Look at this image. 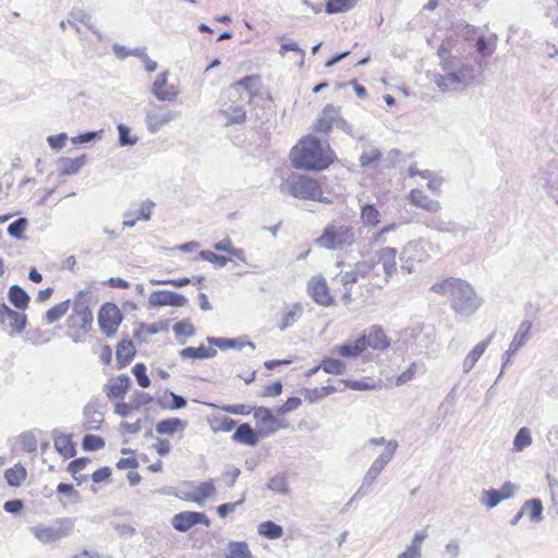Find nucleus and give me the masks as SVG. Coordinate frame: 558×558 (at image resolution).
Here are the masks:
<instances>
[{
  "mask_svg": "<svg viewBox=\"0 0 558 558\" xmlns=\"http://www.w3.org/2000/svg\"><path fill=\"white\" fill-rule=\"evenodd\" d=\"M260 75H246L232 83L225 94L218 110L226 126L244 124L247 113L244 101L253 106L255 117L260 121H270L277 114V106L270 92L264 90Z\"/></svg>",
  "mask_w": 558,
  "mask_h": 558,
  "instance_id": "obj_1",
  "label": "nucleus"
},
{
  "mask_svg": "<svg viewBox=\"0 0 558 558\" xmlns=\"http://www.w3.org/2000/svg\"><path fill=\"white\" fill-rule=\"evenodd\" d=\"M397 250L393 247H381L368 259H363L354 265V269L341 271L338 275L339 282L343 288L340 300L343 304H351L352 286L360 280L366 282L367 291L374 292L383 289L397 270Z\"/></svg>",
  "mask_w": 558,
  "mask_h": 558,
  "instance_id": "obj_2",
  "label": "nucleus"
},
{
  "mask_svg": "<svg viewBox=\"0 0 558 558\" xmlns=\"http://www.w3.org/2000/svg\"><path fill=\"white\" fill-rule=\"evenodd\" d=\"M131 388L132 381L126 374L112 376L104 385V392L113 405V413L121 417L131 416L154 401L149 393L137 389L133 390L130 400L125 401V397L131 391Z\"/></svg>",
  "mask_w": 558,
  "mask_h": 558,
  "instance_id": "obj_3",
  "label": "nucleus"
},
{
  "mask_svg": "<svg viewBox=\"0 0 558 558\" xmlns=\"http://www.w3.org/2000/svg\"><path fill=\"white\" fill-rule=\"evenodd\" d=\"M335 151L329 144L315 136H303L291 149L290 161L293 168L307 171H323L333 163Z\"/></svg>",
  "mask_w": 558,
  "mask_h": 558,
  "instance_id": "obj_4",
  "label": "nucleus"
},
{
  "mask_svg": "<svg viewBox=\"0 0 558 558\" xmlns=\"http://www.w3.org/2000/svg\"><path fill=\"white\" fill-rule=\"evenodd\" d=\"M432 291L448 295L452 310L460 315H472L482 305V300L474 288L462 279L448 278L436 282L433 284Z\"/></svg>",
  "mask_w": 558,
  "mask_h": 558,
  "instance_id": "obj_5",
  "label": "nucleus"
},
{
  "mask_svg": "<svg viewBox=\"0 0 558 558\" xmlns=\"http://www.w3.org/2000/svg\"><path fill=\"white\" fill-rule=\"evenodd\" d=\"M94 326V314L89 304L78 292L72 301L71 312L68 314L62 330L65 337L75 343L84 342Z\"/></svg>",
  "mask_w": 558,
  "mask_h": 558,
  "instance_id": "obj_6",
  "label": "nucleus"
},
{
  "mask_svg": "<svg viewBox=\"0 0 558 558\" xmlns=\"http://www.w3.org/2000/svg\"><path fill=\"white\" fill-rule=\"evenodd\" d=\"M287 184L289 193L295 198L319 203L331 202L328 197L324 196L323 183L318 179L305 174H292Z\"/></svg>",
  "mask_w": 558,
  "mask_h": 558,
  "instance_id": "obj_7",
  "label": "nucleus"
},
{
  "mask_svg": "<svg viewBox=\"0 0 558 558\" xmlns=\"http://www.w3.org/2000/svg\"><path fill=\"white\" fill-rule=\"evenodd\" d=\"M354 242V231L350 225L332 222L328 223L315 243L319 247L336 251L350 246Z\"/></svg>",
  "mask_w": 558,
  "mask_h": 558,
  "instance_id": "obj_8",
  "label": "nucleus"
},
{
  "mask_svg": "<svg viewBox=\"0 0 558 558\" xmlns=\"http://www.w3.org/2000/svg\"><path fill=\"white\" fill-rule=\"evenodd\" d=\"M306 292L317 305L331 307L337 305V299L323 275L313 276L306 284Z\"/></svg>",
  "mask_w": 558,
  "mask_h": 558,
  "instance_id": "obj_9",
  "label": "nucleus"
},
{
  "mask_svg": "<svg viewBox=\"0 0 558 558\" xmlns=\"http://www.w3.org/2000/svg\"><path fill=\"white\" fill-rule=\"evenodd\" d=\"M253 417L262 437H267L289 426L284 420L277 417L272 411L266 407L253 408Z\"/></svg>",
  "mask_w": 558,
  "mask_h": 558,
  "instance_id": "obj_10",
  "label": "nucleus"
},
{
  "mask_svg": "<svg viewBox=\"0 0 558 558\" xmlns=\"http://www.w3.org/2000/svg\"><path fill=\"white\" fill-rule=\"evenodd\" d=\"M122 320L123 314L117 304L106 302L100 306L98 312V324L100 330L107 337H112L117 333Z\"/></svg>",
  "mask_w": 558,
  "mask_h": 558,
  "instance_id": "obj_11",
  "label": "nucleus"
},
{
  "mask_svg": "<svg viewBox=\"0 0 558 558\" xmlns=\"http://www.w3.org/2000/svg\"><path fill=\"white\" fill-rule=\"evenodd\" d=\"M0 325L10 336L24 331L27 325V315L21 311H14L7 304H0Z\"/></svg>",
  "mask_w": 558,
  "mask_h": 558,
  "instance_id": "obj_12",
  "label": "nucleus"
},
{
  "mask_svg": "<svg viewBox=\"0 0 558 558\" xmlns=\"http://www.w3.org/2000/svg\"><path fill=\"white\" fill-rule=\"evenodd\" d=\"M187 303V300L177 292L170 290H156L150 292L147 300V307L151 310L173 306L182 307Z\"/></svg>",
  "mask_w": 558,
  "mask_h": 558,
  "instance_id": "obj_13",
  "label": "nucleus"
},
{
  "mask_svg": "<svg viewBox=\"0 0 558 558\" xmlns=\"http://www.w3.org/2000/svg\"><path fill=\"white\" fill-rule=\"evenodd\" d=\"M216 486L213 481L190 483L187 489L183 492L182 499L190 502L202 505L206 499L215 496Z\"/></svg>",
  "mask_w": 558,
  "mask_h": 558,
  "instance_id": "obj_14",
  "label": "nucleus"
},
{
  "mask_svg": "<svg viewBox=\"0 0 558 558\" xmlns=\"http://www.w3.org/2000/svg\"><path fill=\"white\" fill-rule=\"evenodd\" d=\"M359 338H364L365 351L368 348L374 351H385L391 344L389 337L378 325L371 326Z\"/></svg>",
  "mask_w": 558,
  "mask_h": 558,
  "instance_id": "obj_15",
  "label": "nucleus"
},
{
  "mask_svg": "<svg viewBox=\"0 0 558 558\" xmlns=\"http://www.w3.org/2000/svg\"><path fill=\"white\" fill-rule=\"evenodd\" d=\"M196 524L209 526L210 521L205 513L195 511H182L172 519V525L179 532H186Z\"/></svg>",
  "mask_w": 558,
  "mask_h": 558,
  "instance_id": "obj_16",
  "label": "nucleus"
},
{
  "mask_svg": "<svg viewBox=\"0 0 558 558\" xmlns=\"http://www.w3.org/2000/svg\"><path fill=\"white\" fill-rule=\"evenodd\" d=\"M427 258V253L420 243H408L401 253L402 269L412 272L417 264Z\"/></svg>",
  "mask_w": 558,
  "mask_h": 558,
  "instance_id": "obj_17",
  "label": "nucleus"
},
{
  "mask_svg": "<svg viewBox=\"0 0 558 558\" xmlns=\"http://www.w3.org/2000/svg\"><path fill=\"white\" fill-rule=\"evenodd\" d=\"M340 110L333 105H326L322 111V114L313 125V130L319 134H328L333 124L340 121Z\"/></svg>",
  "mask_w": 558,
  "mask_h": 558,
  "instance_id": "obj_18",
  "label": "nucleus"
},
{
  "mask_svg": "<svg viewBox=\"0 0 558 558\" xmlns=\"http://www.w3.org/2000/svg\"><path fill=\"white\" fill-rule=\"evenodd\" d=\"M408 199L413 206L422 208L428 213H437L441 208L438 201L430 198L421 189L411 190L408 195Z\"/></svg>",
  "mask_w": 558,
  "mask_h": 558,
  "instance_id": "obj_19",
  "label": "nucleus"
},
{
  "mask_svg": "<svg viewBox=\"0 0 558 558\" xmlns=\"http://www.w3.org/2000/svg\"><path fill=\"white\" fill-rule=\"evenodd\" d=\"M469 72L468 66H461L458 72L435 75L434 82L442 92H447L461 84Z\"/></svg>",
  "mask_w": 558,
  "mask_h": 558,
  "instance_id": "obj_20",
  "label": "nucleus"
},
{
  "mask_svg": "<svg viewBox=\"0 0 558 558\" xmlns=\"http://www.w3.org/2000/svg\"><path fill=\"white\" fill-rule=\"evenodd\" d=\"M262 438L258 430L254 429L248 423H243L238 426L232 435V440L238 444L254 447Z\"/></svg>",
  "mask_w": 558,
  "mask_h": 558,
  "instance_id": "obj_21",
  "label": "nucleus"
},
{
  "mask_svg": "<svg viewBox=\"0 0 558 558\" xmlns=\"http://www.w3.org/2000/svg\"><path fill=\"white\" fill-rule=\"evenodd\" d=\"M136 354L134 343L129 339H123L118 342L116 349L117 367L122 369L126 367Z\"/></svg>",
  "mask_w": 558,
  "mask_h": 558,
  "instance_id": "obj_22",
  "label": "nucleus"
},
{
  "mask_svg": "<svg viewBox=\"0 0 558 558\" xmlns=\"http://www.w3.org/2000/svg\"><path fill=\"white\" fill-rule=\"evenodd\" d=\"M167 329L168 324L166 322L142 323L134 330V338L140 342H147L154 335Z\"/></svg>",
  "mask_w": 558,
  "mask_h": 558,
  "instance_id": "obj_23",
  "label": "nucleus"
},
{
  "mask_svg": "<svg viewBox=\"0 0 558 558\" xmlns=\"http://www.w3.org/2000/svg\"><path fill=\"white\" fill-rule=\"evenodd\" d=\"M343 359H355L365 352L364 338H356L353 341L337 345L333 351Z\"/></svg>",
  "mask_w": 558,
  "mask_h": 558,
  "instance_id": "obj_24",
  "label": "nucleus"
},
{
  "mask_svg": "<svg viewBox=\"0 0 558 558\" xmlns=\"http://www.w3.org/2000/svg\"><path fill=\"white\" fill-rule=\"evenodd\" d=\"M303 305L301 303H293L287 305L281 314V319L278 325L280 330H284L293 326L303 315Z\"/></svg>",
  "mask_w": 558,
  "mask_h": 558,
  "instance_id": "obj_25",
  "label": "nucleus"
},
{
  "mask_svg": "<svg viewBox=\"0 0 558 558\" xmlns=\"http://www.w3.org/2000/svg\"><path fill=\"white\" fill-rule=\"evenodd\" d=\"M454 39L452 37L445 38L437 51V56L440 59V66L445 71H449L454 65V58L451 54V50L454 47Z\"/></svg>",
  "mask_w": 558,
  "mask_h": 558,
  "instance_id": "obj_26",
  "label": "nucleus"
},
{
  "mask_svg": "<svg viewBox=\"0 0 558 558\" xmlns=\"http://www.w3.org/2000/svg\"><path fill=\"white\" fill-rule=\"evenodd\" d=\"M217 350L211 345L201 344L199 347H187L181 350L180 356L183 360H202V359H210L216 356Z\"/></svg>",
  "mask_w": 558,
  "mask_h": 558,
  "instance_id": "obj_27",
  "label": "nucleus"
},
{
  "mask_svg": "<svg viewBox=\"0 0 558 558\" xmlns=\"http://www.w3.org/2000/svg\"><path fill=\"white\" fill-rule=\"evenodd\" d=\"M8 298L10 303L21 312H24L31 302L27 292L17 284L10 287Z\"/></svg>",
  "mask_w": 558,
  "mask_h": 558,
  "instance_id": "obj_28",
  "label": "nucleus"
},
{
  "mask_svg": "<svg viewBox=\"0 0 558 558\" xmlns=\"http://www.w3.org/2000/svg\"><path fill=\"white\" fill-rule=\"evenodd\" d=\"M186 427V423L178 417L159 421L156 424V432L161 435L172 436L182 433Z\"/></svg>",
  "mask_w": 558,
  "mask_h": 558,
  "instance_id": "obj_29",
  "label": "nucleus"
},
{
  "mask_svg": "<svg viewBox=\"0 0 558 558\" xmlns=\"http://www.w3.org/2000/svg\"><path fill=\"white\" fill-rule=\"evenodd\" d=\"M56 450L66 460L71 459L76 454L75 444L73 442L71 436L61 434L58 435L54 440Z\"/></svg>",
  "mask_w": 558,
  "mask_h": 558,
  "instance_id": "obj_30",
  "label": "nucleus"
},
{
  "mask_svg": "<svg viewBox=\"0 0 558 558\" xmlns=\"http://www.w3.org/2000/svg\"><path fill=\"white\" fill-rule=\"evenodd\" d=\"M86 156L82 155L76 158H61L59 160V171L62 175H72L80 171V169L86 163Z\"/></svg>",
  "mask_w": 558,
  "mask_h": 558,
  "instance_id": "obj_31",
  "label": "nucleus"
},
{
  "mask_svg": "<svg viewBox=\"0 0 558 558\" xmlns=\"http://www.w3.org/2000/svg\"><path fill=\"white\" fill-rule=\"evenodd\" d=\"M493 339V335L488 336L484 341L477 343L468 354V356L463 361V367L466 372L471 371L476 362L480 360V357L484 354L486 351L488 344L490 343Z\"/></svg>",
  "mask_w": 558,
  "mask_h": 558,
  "instance_id": "obj_32",
  "label": "nucleus"
},
{
  "mask_svg": "<svg viewBox=\"0 0 558 558\" xmlns=\"http://www.w3.org/2000/svg\"><path fill=\"white\" fill-rule=\"evenodd\" d=\"M72 301L66 300L50 307L44 315V322L51 325L60 320L71 310Z\"/></svg>",
  "mask_w": 558,
  "mask_h": 558,
  "instance_id": "obj_33",
  "label": "nucleus"
},
{
  "mask_svg": "<svg viewBox=\"0 0 558 558\" xmlns=\"http://www.w3.org/2000/svg\"><path fill=\"white\" fill-rule=\"evenodd\" d=\"M532 329V324L529 320L521 323L518 331L515 332L508 352L515 353L527 340Z\"/></svg>",
  "mask_w": 558,
  "mask_h": 558,
  "instance_id": "obj_34",
  "label": "nucleus"
},
{
  "mask_svg": "<svg viewBox=\"0 0 558 558\" xmlns=\"http://www.w3.org/2000/svg\"><path fill=\"white\" fill-rule=\"evenodd\" d=\"M319 368H323L324 372H326L328 374L341 375L344 373L345 364L338 359H331V357L324 359L322 361L320 365L310 369L307 372V375L314 374Z\"/></svg>",
  "mask_w": 558,
  "mask_h": 558,
  "instance_id": "obj_35",
  "label": "nucleus"
},
{
  "mask_svg": "<svg viewBox=\"0 0 558 558\" xmlns=\"http://www.w3.org/2000/svg\"><path fill=\"white\" fill-rule=\"evenodd\" d=\"M336 391V387L331 385L323 386V387H315V388H305L303 390V396L305 400H307L311 403L317 402L330 395H332Z\"/></svg>",
  "mask_w": 558,
  "mask_h": 558,
  "instance_id": "obj_36",
  "label": "nucleus"
},
{
  "mask_svg": "<svg viewBox=\"0 0 558 558\" xmlns=\"http://www.w3.org/2000/svg\"><path fill=\"white\" fill-rule=\"evenodd\" d=\"M543 512V505L538 499H531L524 502L521 511L518 513L519 519L523 513L530 517L532 521H541Z\"/></svg>",
  "mask_w": 558,
  "mask_h": 558,
  "instance_id": "obj_37",
  "label": "nucleus"
},
{
  "mask_svg": "<svg viewBox=\"0 0 558 558\" xmlns=\"http://www.w3.org/2000/svg\"><path fill=\"white\" fill-rule=\"evenodd\" d=\"M27 472L25 468L21 464H15L14 466L5 470L4 477L10 486L17 487L20 486L26 478Z\"/></svg>",
  "mask_w": 558,
  "mask_h": 558,
  "instance_id": "obj_38",
  "label": "nucleus"
},
{
  "mask_svg": "<svg viewBox=\"0 0 558 558\" xmlns=\"http://www.w3.org/2000/svg\"><path fill=\"white\" fill-rule=\"evenodd\" d=\"M258 534L268 539H278L283 535L282 527L274 521L262 522L257 527Z\"/></svg>",
  "mask_w": 558,
  "mask_h": 558,
  "instance_id": "obj_39",
  "label": "nucleus"
},
{
  "mask_svg": "<svg viewBox=\"0 0 558 558\" xmlns=\"http://www.w3.org/2000/svg\"><path fill=\"white\" fill-rule=\"evenodd\" d=\"M225 558H253V555L245 542H230Z\"/></svg>",
  "mask_w": 558,
  "mask_h": 558,
  "instance_id": "obj_40",
  "label": "nucleus"
},
{
  "mask_svg": "<svg viewBox=\"0 0 558 558\" xmlns=\"http://www.w3.org/2000/svg\"><path fill=\"white\" fill-rule=\"evenodd\" d=\"M361 219L366 226L376 227L380 222V214L374 205L367 204L361 208Z\"/></svg>",
  "mask_w": 558,
  "mask_h": 558,
  "instance_id": "obj_41",
  "label": "nucleus"
},
{
  "mask_svg": "<svg viewBox=\"0 0 558 558\" xmlns=\"http://www.w3.org/2000/svg\"><path fill=\"white\" fill-rule=\"evenodd\" d=\"M203 281H204V277L197 276V277H193L192 279L187 278V277H183V278H179V279H160V280H154V281H151V283L161 284V286L170 284L175 288H181V287L187 286L190 283L199 286L203 283Z\"/></svg>",
  "mask_w": 558,
  "mask_h": 558,
  "instance_id": "obj_42",
  "label": "nucleus"
},
{
  "mask_svg": "<svg viewBox=\"0 0 558 558\" xmlns=\"http://www.w3.org/2000/svg\"><path fill=\"white\" fill-rule=\"evenodd\" d=\"M356 0H327L325 10L328 14L347 12L354 7Z\"/></svg>",
  "mask_w": 558,
  "mask_h": 558,
  "instance_id": "obj_43",
  "label": "nucleus"
},
{
  "mask_svg": "<svg viewBox=\"0 0 558 558\" xmlns=\"http://www.w3.org/2000/svg\"><path fill=\"white\" fill-rule=\"evenodd\" d=\"M383 158V154L377 148L365 150L360 156V165L363 168L376 167Z\"/></svg>",
  "mask_w": 558,
  "mask_h": 558,
  "instance_id": "obj_44",
  "label": "nucleus"
},
{
  "mask_svg": "<svg viewBox=\"0 0 558 558\" xmlns=\"http://www.w3.org/2000/svg\"><path fill=\"white\" fill-rule=\"evenodd\" d=\"M167 76L165 73L159 74L153 85L154 95L160 100L170 99L173 94L166 90Z\"/></svg>",
  "mask_w": 558,
  "mask_h": 558,
  "instance_id": "obj_45",
  "label": "nucleus"
},
{
  "mask_svg": "<svg viewBox=\"0 0 558 558\" xmlns=\"http://www.w3.org/2000/svg\"><path fill=\"white\" fill-rule=\"evenodd\" d=\"M170 120L171 114L169 112H150L147 116V125L151 132H155Z\"/></svg>",
  "mask_w": 558,
  "mask_h": 558,
  "instance_id": "obj_46",
  "label": "nucleus"
},
{
  "mask_svg": "<svg viewBox=\"0 0 558 558\" xmlns=\"http://www.w3.org/2000/svg\"><path fill=\"white\" fill-rule=\"evenodd\" d=\"M57 493L63 497L60 498V501L63 504L64 499L69 502H77L81 497L78 490H76L73 485L66 483H60L57 486Z\"/></svg>",
  "mask_w": 558,
  "mask_h": 558,
  "instance_id": "obj_47",
  "label": "nucleus"
},
{
  "mask_svg": "<svg viewBox=\"0 0 558 558\" xmlns=\"http://www.w3.org/2000/svg\"><path fill=\"white\" fill-rule=\"evenodd\" d=\"M32 533L36 538L45 543L54 542L60 537L58 531L47 526H35L32 529Z\"/></svg>",
  "mask_w": 558,
  "mask_h": 558,
  "instance_id": "obj_48",
  "label": "nucleus"
},
{
  "mask_svg": "<svg viewBox=\"0 0 558 558\" xmlns=\"http://www.w3.org/2000/svg\"><path fill=\"white\" fill-rule=\"evenodd\" d=\"M215 250L217 251H220V252H226L228 253L230 256H233L240 260H244V252L240 248H235L233 247L232 245V242L230 239H225L220 242H217L215 245H214Z\"/></svg>",
  "mask_w": 558,
  "mask_h": 558,
  "instance_id": "obj_49",
  "label": "nucleus"
},
{
  "mask_svg": "<svg viewBox=\"0 0 558 558\" xmlns=\"http://www.w3.org/2000/svg\"><path fill=\"white\" fill-rule=\"evenodd\" d=\"M132 374L136 378V381L141 388H148L150 386V379L147 375V367L144 363H136L132 367Z\"/></svg>",
  "mask_w": 558,
  "mask_h": 558,
  "instance_id": "obj_50",
  "label": "nucleus"
},
{
  "mask_svg": "<svg viewBox=\"0 0 558 558\" xmlns=\"http://www.w3.org/2000/svg\"><path fill=\"white\" fill-rule=\"evenodd\" d=\"M532 442L531 434L529 428L522 427L519 429V432L515 435L514 441H513V448L515 451H521L524 448L529 447Z\"/></svg>",
  "mask_w": 558,
  "mask_h": 558,
  "instance_id": "obj_51",
  "label": "nucleus"
},
{
  "mask_svg": "<svg viewBox=\"0 0 558 558\" xmlns=\"http://www.w3.org/2000/svg\"><path fill=\"white\" fill-rule=\"evenodd\" d=\"M198 256H199L201 259L207 260V262H209V263H211V264H214L215 266H218V267L226 266L227 263L231 259L230 257H226V256H222V255L215 254L211 251H202L198 254Z\"/></svg>",
  "mask_w": 558,
  "mask_h": 558,
  "instance_id": "obj_52",
  "label": "nucleus"
},
{
  "mask_svg": "<svg viewBox=\"0 0 558 558\" xmlns=\"http://www.w3.org/2000/svg\"><path fill=\"white\" fill-rule=\"evenodd\" d=\"M104 446H105V440L100 436L89 434L83 438L84 450H87V451L99 450V449L104 448Z\"/></svg>",
  "mask_w": 558,
  "mask_h": 558,
  "instance_id": "obj_53",
  "label": "nucleus"
},
{
  "mask_svg": "<svg viewBox=\"0 0 558 558\" xmlns=\"http://www.w3.org/2000/svg\"><path fill=\"white\" fill-rule=\"evenodd\" d=\"M89 462L90 460L88 458H77L72 460L68 465V471L76 480L78 485L82 483V480H80L75 475L80 473L82 470H84Z\"/></svg>",
  "mask_w": 558,
  "mask_h": 558,
  "instance_id": "obj_54",
  "label": "nucleus"
},
{
  "mask_svg": "<svg viewBox=\"0 0 558 558\" xmlns=\"http://www.w3.org/2000/svg\"><path fill=\"white\" fill-rule=\"evenodd\" d=\"M282 384L280 380H277L275 383L266 385L260 393L259 397L262 398H276L282 393Z\"/></svg>",
  "mask_w": 558,
  "mask_h": 558,
  "instance_id": "obj_55",
  "label": "nucleus"
},
{
  "mask_svg": "<svg viewBox=\"0 0 558 558\" xmlns=\"http://www.w3.org/2000/svg\"><path fill=\"white\" fill-rule=\"evenodd\" d=\"M302 400L298 397L288 398L282 405L277 409L278 415H284L300 408Z\"/></svg>",
  "mask_w": 558,
  "mask_h": 558,
  "instance_id": "obj_56",
  "label": "nucleus"
},
{
  "mask_svg": "<svg viewBox=\"0 0 558 558\" xmlns=\"http://www.w3.org/2000/svg\"><path fill=\"white\" fill-rule=\"evenodd\" d=\"M417 372V364L415 362L411 363L410 366L402 372L396 379L397 386H402L412 380L415 377Z\"/></svg>",
  "mask_w": 558,
  "mask_h": 558,
  "instance_id": "obj_57",
  "label": "nucleus"
},
{
  "mask_svg": "<svg viewBox=\"0 0 558 558\" xmlns=\"http://www.w3.org/2000/svg\"><path fill=\"white\" fill-rule=\"evenodd\" d=\"M27 220L25 218H20L13 221L8 227V232L12 236L21 238L26 229Z\"/></svg>",
  "mask_w": 558,
  "mask_h": 558,
  "instance_id": "obj_58",
  "label": "nucleus"
},
{
  "mask_svg": "<svg viewBox=\"0 0 558 558\" xmlns=\"http://www.w3.org/2000/svg\"><path fill=\"white\" fill-rule=\"evenodd\" d=\"M21 446L27 452L37 450V439L33 433H25L21 436Z\"/></svg>",
  "mask_w": 558,
  "mask_h": 558,
  "instance_id": "obj_59",
  "label": "nucleus"
},
{
  "mask_svg": "<svg viewBox=\"0 0 558 558\" xmlns=\"http://www.w3.org/2000/svg\"><path fill=\"white\" fill-rule=\"evenodd\" d=\"M243 501H244V499L242 498V499H240V500H238L235 502L222 504V505L217 507V514L219 515V518L225 519L231 512H233L239 505H242Z\"/></svg>",
  "mask_w": 558,
  "mask_h": 558,
  "instance_id": "obj_60",
  "label": "nucleus"
},
{
  "mask_svg": "<svg viewBox=\"0 0 558 558\" xmlns=\"http://www.w3.org/2000/svg\"><path fill=\"white\" fill-rule=\"evenodd\" d=\"M223 410L231 414L236 415H248L253 414V409L246 404H230L223 408Z\"/></svg>",
  "mask_w": 558,
  "mask_h": 558,
  "instance_id": "obj_61",
  "label": "nucleus"
},
{
  "mask_svg": "<svg viewBox=\"0 0 558 558\" xmlns=\"http://www.w3.org/2000/svg\"><path fill=\"white\" fill-rule=\"evenodd\" d=\"M174 332L177 335H185V336H192L194 335V327L193 325L187 320L178 322L174 327Z\"/></svg>",
  "mask_w": 558,
  "mask_h": 558,
  "instance_id": "obj_62",
  "label": "nucleus"
},
{
  "mask_svg": "<svg viewBox=\"0 0 558 558\" xmlns=\"http://www.w3.org/2000/svg\"><path fill=\"white\" fill-rule=\"evenodd\" d=\"M501 500L504 499L496 489L485 492V505L487 508L496 507Z\"/></svg>",
  "mask_w": 558,
  "mask_h": 558,
  "instance_id": "obj_63",
  "label": "nucleus"
},
{
  "mask_svg": "<svg viewBox=\"0 0 558 558\" xmlns=\"http://www.w3.org/2000/svg\"><path fill=\"white\" fill-rule=\"evenodd\" d=\"M111 476V470L108 466H102L97 469L92 474V480L94 483H101L104 481H107Z\"/></svg>",
  "mask_w": 558,
  "mask_h": 558,
  "instance_id": "obj_64",
  "label": "nucleus"
}]
</instances>
